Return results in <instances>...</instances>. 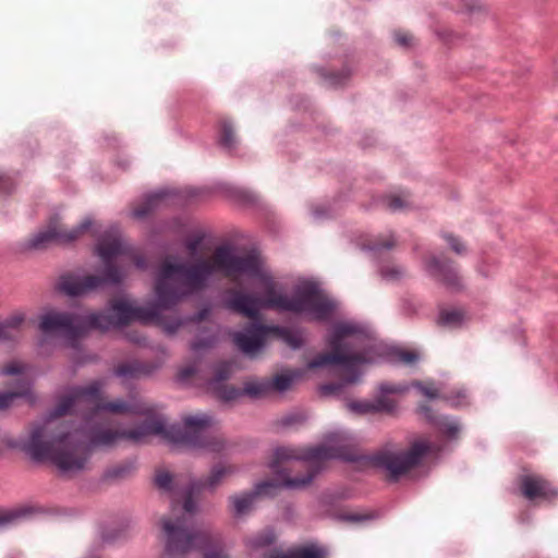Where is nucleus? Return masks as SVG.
Wrapping results in <instances>:
<instances>
[{
    "label": "nucleus",
    "mask_w": 558,
    "mask_h": 558,
    "mask_svg": "<svg viewBox=\"0 0 558 558\" xmlns=\"http://www.w3.org/2000/svg\"><path fill=\"white\" fill-rule=\"evenodd\" d=\"M326 551L315 545L303 546L288 550L287 553L277 554L271 558H325Z\"/></svg>",
    "instance_id": "obj_22"
},
{
    "label": "nucleus",
    "mask_w": 558,
    "mask_h": 558,
    "mask_svg": "<svg viewBox=\"0 0 558 558\" xmlns=\"http://www.w3.org/2000/svg\"><path fill=\"white\" fill-rule=\"evenodd\" d=\"M378 271L380 277L388 282L398 281L404 276V269L401 266L390 262L383 263L379 266Z\"/></svg>",
    "instance_id": "obj_27"
},
{
    "label": "nucleus",
    "mask_w": 558,
    "mask_h": 558,
    "mask_svg": "<svg viewBox=\"0 0 558 558\" xmlns=\"http://www.w3.org/2000/svg\"><path fill=\"white\" fill-rule=\"evenodd\" d=\"M420 413L434 425L440 436L446 438V440L452 441L458 439L462 429L458 420L444 415H435L430 408L426 405L420 407Z\"/></svg>",
    "instance_id": "obj_15"
},
{
    "label": "nucleus",
    "mask_w": 558,
    "mask_h": 558,
    "mask_svg": "<svg viewBox=\"0 0 558 558\" xmlns=\"http://www.w3.org/2000/svg\"><path fill=\"white\" fill-rule=\"evenodd\" d=\"M25 316L16 313L0 324V341H14L19 337L20 327Z\"/></svg>",
    "instance_id": "obj_19"
},
{
    "label": "nucleus",
    "mask_w": 558,
    "mask_h": 558,
    "mask_svg": "<svg viewBox=\"0 0 558 558\" xmlns=\"http://www.w3.org/2000/svg\"><path fill=\"white\" fill-rule=\"evenodd\" d=\"M342 388V384L326 385L322 389L325 393H337Z\"/></svg>",
    "instance_id": "obj_43"
},
{
    "label": "nucleus",
    "mask_w": 558,
    "mask_h": 558,
    "mask_svg": "<svg viewBox=\"0 0 558 558\" xmlns=\"http://www.w3.org/2000/svg\"><path fill=\"white\" fill-rule=\"evenodd\" d=\"M205 558H230L223 550H213Z\"/></svg>",
    "instance_id": "obj_44"
},
{
    "label": "nucleus",
    "mask_w": 558,
    "mask_h": 558,
    "mask_svg": "<svg viewBox=\"0 0 558 558\" xmlns=\"http://www.w3.org/2000/svg\"><path fill=\"white\" fill-rule=\"evenodd\" d=\"M57 408L43 421L35 423L29 433L8 442L35 461H48L60 472L72 474L83 471L96 449L113 447L120 440L141 442L158 436L174 444L221 452L226 448L222 437L213 434L214 418L206 413L187 415L183 426L169 425L165 416H154L148 423L131 428H112L99 423V416L89 412L85 422H59Z\"/></svg>",
    "instance_id": "obj_2"
},
{
    "label": "nucleus",
    "mask_w": 558,
    "mask_h": 558,
    "mask_svg": "<svg viewBox=\"0 0 558 558\" xmlns=\"http://www.w3.org/2000/svg\"><path fill=\"white\" fill-rule=\"evenodd\" d=\"M34 509L22 507L0 511V529L12 526L27 520Z\"/></svg>",
    "instance_id": "obj_20"
},
{
    "label": "nucleus",
    "mask_w": 558,
    "mask_h": 558,
    "mask_svg": "<svg viewBox=\"0 0 558 558\" xmlns=\"http://www.w3.org/2000/svg\"><path fill=\"white\" fill-rule=\"evenodd\" d=\"M232 364L221 362L214 368V376L208 383L209 389L222 401H232L241 396V390L232 386H227L225 381L232 374Z\"/></svg>",
    "instance_id": "obj_14"
},
{
    "label": "nucleus",
    "mask_w": 558,
    "mask_h": 558,
    "mask_svg": "<svg viewBox=\"0 0 558 558\" xmlns=\"http://www.w3.org/2000/svg\"><path fill=\"white\" fill-rule=\"evenodd\" d=\"M105 386L104 379H95L85 386L70 388L57 407L58 414L88 410L99 417L102 413L145 415L144 423H149L154 416H163L156 412L153 404L143 402L135 397H130L128 400L104 401L101 393Z\"/></svg>",
    "instance_id": "obj_7"
},
{
    "label": "nucleus",
    "mask_w": 558,
    "mask_h": 558,
    "mask_svg": "<svg viewBox=\"0 0 558 558\" xmlns=\"http://www.w3.org/2000/svg\"><path fill=\"white\" fill-rule=\"evenodd\" d=\"M28 367L20 362H12L5 366L1 374L3 375H22L23 378L16 383V387L12 391L0 392V410L10 408L17 398L28 395L31 383L27 379Z\"/></svg>",
    "instance_id": "obj_12"
},
{
    "label": "nucleus",
    "mask_w": 558,
    "mask_h": 558,
    "mask_svg": "<svg viewBox=\"0 0 558 558\" xmlns=\"http://www.w3.org/2000/svg\"><path fill=\"white\" fill-rule=\"evenodd\" d=\"M13 189V182L11 177L0 172V194L8 193Z\"/></svg>",
    "instance_id": "obj_38"
},
{
    "label": "nucleus",
    "mask_w": 558,
    "mask_h": 558,
    "mask_svg": "<svg viewBox=\"0 0 558 558\" xmlns=\"http://www.w3.org/2000/svg\"><path fill=\"white\" fill-rule=\"evenodd\" d=\"M242 392L253 398H259L270 393L269 378L247 381Z\"/></svg>",
    "instance_id": "obj_24"
},
{
    "label": "nucleus",
    "mask_w": 558,
    "mask_h": 558,
    "mask_svg": "<svg viewBox=\"0 0 558 558\" xmlns=\"http://www.w3.org/2000/svg\"><path fill=\"white\" fill-rule=\"evenodd\" d=\"M425 271L436 280L444 282L449 289L462 287L461 278L451 263L440 260L435 255H429L424 262Z\"/></svg>",
    "instance_id": "obj_13"
},
{
    "label": "nucleus",
    "mask_w": 558,
    "mask_h": 558,
    "mask_svg": "<svg viewBox=\"0 0 558 558\" xmlns=\"http://www.w3.org/2000/svg\"><path fill=\"white\" fill-rule=\"evenodd\" d=\"M92 223L90 218H85L77 226L65 228L59 218H53L45 229L39 230L27 240L26 246L33 250H43L50 244H70L86 232Z\"/></svg>",
    "instance_id": "obj_9"
},
{
    "label": "nucleus",
    "mask_w": 558,
    "mask_h": 558,
    "mask_svg": "<svg viewBox=\"0 0 558 558\" xmlns=\"http://www.w3.org/2000/svg\"><path fill=\"white\" fill-rule=\"evenodd\" d=\"M180 509L178 508V506L174 504V501H172V507H171V511H172V514L175 515V513L179 511Z\"/></svg>",
    "instance_id": "obj_46"
},
{
    "label": "nucleus",
    "mask_w": 558,
    "mask_h": 558,
    "mask_svg": "<svg viewBox=\"0 0 558 558\" xmlns=\"http://www.w3.org/2000/svg\"><path fill=\"white\" fill-rule=\"evenodd\" d=\"M134 469L135 464L131 461H128L111 468L108 474L111 477H124L131 474L134 471Z\"/></svg>",
    "instance_id": "obj_33"
},
{
    "label": "nucleus",
    "mask_w": 558,
    "mask_h": 558,
    "mask_svg": "<svg viewBox=\"0 0 558 558\" xmlns=\"http://www.w3.org/2000/svg\"><path fill=\"white\" fill-rule=\"evenodd\" d=\"M386 205L390 210L398 211L405 208L409 205V201L404 195L392 194L386 198Z\"/></svg>",
    "instance_id": "obj_32"
},
{
    "label": "nucleus",
    "mask_w": 558,
    "mask_h": 558,
    "mask_svg": "<svg viewBox=\"0 0 558 558\" xmlns=\"http://www.w3.org/2000/svg\"><path fill=\"white\" fill-rule=\"evenodd\" d=\"M322 75L324 76V78L328 85L339 86L350 76V71L348 69H344L339 73L326 74L324 72Z\"/></svg>",
    "instance_id": "obj_34"
},
{
    "label": "nucleus",
    "mask_w": 558,
    "mask_h": 558,
    "mask_svg": "<svg viewBox=\"0 0 558 558\" xmlns=\"http://www.w3.org/2000/svg\"><path fill=\"white\" fill-rule=\"evenodd\" d=\"M271 332L277 333L291 348L298 349L302 347L304 340L300 332L283 327H271Z\"/></svg>",
    "instance_id": "obj_26"
},
{
    "label": "nucleus",
    "mask_w": 558,
    "mask_h": 558,
    "mask_svg": "<svg viewBox=\"0 0 558 558\" xmlns=\"http://www.w3.org/2000/svg\"><path fill=\"white\" fill-rule=\"evenodd\" d=\"M236 472L232 464H216L209 474L202 481H194L185 492L182 510L184 514L174 518H163L161 530L165 535L166 553L170 558H181L183 555L203 549L208 543V534L196 531L191 526L189 517L196 513L198 506L193 494L202 490L214 492L222 481Z\"/></svg>",
    "instance_id": "obj_5"
},
{
    "label": "nucleus",
    "mask_w": 558,
    "mask_h": 558,
    "mask_svg": "<svg viewBox=\"0 0 558 558\" xmlns=\"http://www.w3.org/2000/svg\"><path fill=\"white\" fill-rule=\"evenodd\" d=\"M412 387L416 388L420 393L427 399L444 398L453 407H461L466 403L468 395L464 389H457L456 396H447L442 392L441 388L433 383L423 385L418 381H414Z\"/></svg>",
    "instance_id": "obj_18"
},
{
    "label": "nucleus",
    "mask_w": 558,
    "mask_h": 558,
    "mask_svg": "<svg viewBox=\"0 0 558 558\" xmlns=\"http://www.w3.org/2000/svg\"><path fill=\"white\" fill-rule=\"evenodd\" d=\"M181 325H182L181 320H174V322H170V323H162L163 330L168 335H173L174 332H177V330L179 329V327Z\"/></svg>",
    "instance_id": "obj_40"
},
{
    "label": "nucleus",
    "mask_w": 558,
    "mask_h": 558,
    "mask_svg": "<svg viewBox=\"0 0 558 558\" xmlns=\"http://www.w3.org/2000/svg\"><path fill=\"white\" fill-rule=\"evenodd\" d=\"M350 445L349 435L337 430L327 434L323 442L317 446L278 447L269 464L275 478L256 484L252 492L230 496L228 502L231 511L235 517H242L252 510L258 496H274L279 488L290 490L306 488L327 460H353L349 450Z\"/></svg>",
    "instance_id": "obj_3"
},
{
    "label": "nucleus",
    "mask_w": 558,
    "mask_h": 558,
    "mask_svg": "<svg viewBox=\"0 0 558 558\" xmlns=\"http://www.w3.org/2000/svg\"><path fill=\"white\" fill-rule=\"evenodd\" d=\"M313 220L318 221L327 216V210L323 206H316L311 209Z\"/></svg>",
    "instance_id": "obj_41"
},
{
    "label": "nucleus",
    "mask_w": 558,
    "mask_h": 558,
    "mask_svg": "<svg viewBox=\"0 0 558 558\" xmlns=\"http://www.w3.org/2000/svg\"><path fill=\"white\" fill-rule=\"evenodd\" d=\"M445 240L447 241V243L449 244V246L451 247V250L454 253L461 255L466 252L465 245L458 238L453 236L452 234H446Z\"/></svg>",
    "instance_id": "obj_37"
},
{
    "label": "nucleus",
    "mask_w": 558,
    "mask_h": 558,
    "mask_svg": "<svg viewBox=\"0 0 558 558\" xmlns=\"http://www.w3.org/2000/svg\"><path fill=\"white\" fill-rule=\"evenodd\" d=\"M238 194H239V199L245 204L252 203L255 199V196L252 193L246 192V191H239Z\"/></svg>",
    "instance_id": "obj_42"
},
{
    "label": "nucleus",
    "mask_w": 558,
    "mask_h": 558,
    "mask_svg": "<svg viewBox=\"0 0 558 558\" xmlns=\"http://www.w3.org/2000/svg\"><path fill=\"white\" fill-rule=\"evenodd\" d=\"M193 372H194V369H192V368H186V369L184 371V375H185V376H189V375L193 374Z\"/></svg>",
    "instance_id": "obj_47"
},
{
    "label": "nucleus",
    "mask_w": 558,
    "mask_h": 558,
    "mask_svg": "<svg viewBox=\"0 0 558 558\" xmlns=\"http://www.w3.org/2000/svg\"><path fill=\"white\" fill-rule=\"evenodd\" d=\"M275 533L272 530H264L251 537L245 542L246 547L252 551H258L270 546L275 542Z\"/></svg>",
    "instance_id": "obj_23"
},
{
    "label": "nucleus",
    "mask_w": 558,
    "mask_h": 558,
    "mask_svg": "<svg viewBox=\"0 0 558 558\" xmlns=\"http://www.w3.org/2000/svg\"><path fill=\"white\" fill-rule=\"evenodd\" d=\"M342 519L345 521L357 523V522L367 521L371 519V517L366 515V514H360V513H348V514H343Z\"/></svg>",
    "instance_id": "obj_39"
},
{
    "label": "nucleus",
    "mask_w": 558,
    "mask_h": 558,
    "mask_svg": "<svg viewBox=\"0 0 558 558\" xmlns=\"http://www.w3.org/2000/svg\"><path fill=\"white\" fill-rule=\"evenodd\" d=\"M205 236L203 231H196L185 239L190 259L170 256L161 262L155 278V302L137 305L120 299L101 312L48 311L40 316L39 329L45 335L58 333L74 341L90 329L109 330L131 322L161 323L163 310L205 290L218 274L251 279L259 288L258 293L231 290L225 300L226 308L247 318L256 319L268 308L303 314L315 322H328L337 314L339 303L314 279L300 278L291 293H284L258 254L239 255L233 246L223 244L209 257L194 255Z\"/></svg>",
    "instance_id": "obj_1"
},
{
    "label": "nucleus",
    "mask_w": 558,
    "mask_h": 558,
    "mask_svg": "<svg viewBox=\"0 0 558 558\" xmlns=\"http://www.w3.org/2000/svg\"><path fill=\"white\" fill-rule=\"evenodd\" d=\"M95 254L102 264L96 275L68 274L60 278L58 288L69 296H82L109 284H119L126 276V270L118 267L116 262L121 256L133 259L140 269L146 268V259L135 256L117 229L106 231L95 246Z\"/></svg>",
    "instance_id": "obj_6"
},
{
    "label": "nucleus",
    "mask_w": 558,
    "mask_h": 558,
    "mask_svg": "<svg viewBox=\"0 0 558 558\" xmlns=\"http://www.w3.org/2000/svg\"><path fill=\"white\" fill-rule=\"evenodd\" d=\"M410 389L409 386L395 383H383L378 387V395L372 401L361 400L348 403V409L357 414L375 412H392L397 408V400L390 395H402Z\"/></svg>",
    "instance_id": "obj_10"
},
{
    "label": "nucleus",
    "mask_w": 558,
    "mask_h": 558,
    "mask_svg": "<svg viewBox=\"0 0 558 558\" xmlns=\"http://www.w3.org/2000/svg\"><path fill=\"white\" fill-rule=\"evenodd\" d=\"M270 332L271 327L253 323L243 330L233 332L232 339L244 354L254 356L264 349L267 336Z\"/></svg>",
    "instance_id": "obj_11"
},
{
    "label": "nucleus",
    "mask_w": 558,
    "mask_h": 558,
    "mask_svg": "<svg viewBox=\"0 0 558 558\" xmlns=\"http://www.w3.org/2000/svg\"><path fill=\"white\" fill-rule=\"evenodd\" d=\"M220 144L228 150H232L236 145L234 126L230 121H222L220 126Z\"/></svg>",
    "instance_id": "obj_28"
},
{
    "label": "nucleus",
    "mask_w": 558,
    "mask_h": 558,
    "mask_svg": "<svg viewBox=\"0 0 558 558\" xmlns=\"http://www.w3.org/2000/svg\"><path fill=\"white\" fill-rule=\"evenodd\" d=\"M203 318H204V314H203V313H201V314H199L198 319L201 320V319H203Z\"/></svg>",
    "instance_id": "obj_48"
},
{
    "label": "nucleus",
    "mask_w": 558,
    "mask_h": 558,
    "mask_svg": "<svg viewBox=\"0 0 558 558\" xmlns=\"http://www.w3.org/2000/svg\"><path fill=\"white\" fill-rule=\"evenodd\" d=\"M301 375L302 373L299 371H286L269 378L271 392L282 393L288 391Z\"/></svg>",
    "instance_id": "obj_21"
},
{
    "label": "nucleus",
    "mask_w": 558,
    "mask_h": 558,
    "mask_svg": "<svg viewBox=\"0 0 558 558\" xmlns=\"http://www.w3.org/2000/svg\"><path fill=\"white\" fill-rule=\"evenodd\" d=\"M173 193L169 190H159L148 194L141 204L136 205L131 216L135 219H144L155 209L168 206L171 203Z\"/></svg>",
    "instance_id": "obj_16"
},
{
    "label": "nucleus",
    "mask_w": 558,
    "mask_h": 558,
    "mask_svg": "<svg viewBox=\"0 0 558 558\" xmlns=\"http://www.w3.org/2000/svg\"><path fill=\"white\" fill-rule=\"evenodd\" d=\"M497 269V264L494 260L484 259L477 266V271L483 277H492Z\"/></svg>",
    "instance_id": "obj_36"
},
{
    "label": "nucleus",
    "mask_w": 558,
    "mask_h": 558,
    "mask_svg": "<svg viewBox=\"0 0 558 558\" xmlns=\"http://www.w3.org/2000/svg\"><path fill=\"white\" fill-rule=\"evenodd\" d=\"M463 320V314L457 310H446L439 314L438 323L447 327L459 326Z\"/></svg>",
    "instance_id": "obj_29"
},
{
    "label": "nucleus",
    "mask_w": 558,
    "mask_h": 558,
    "mask_svg": "<svg viewBox=\"0 0 558 558\" xmlns=\"http://www.w3.org/2000/svg\"><path fill=\"white\" fill-rule=\"evenodd\" d=\"M396 40H397L400 45L405 46V45L408 44V41H409V38H408V36H407V35H397V36H396Z\"/></svg>",
    "instance_id": "obj_45"
},
{
    "label": "nucleus",
    "mask_w": 558,
    "mask_h": 558,
    "mask_svg": "<svg viewBox=\"0 0 558 558\" xmlns=\"http://www.w3.org/2000/svg\"><path fill=\"white\" fill-rule=\"evenodd\" d=\"M216 342V337H198L193 343H192V350L196 353L208 349L213 347Z\"/></svg>",
    "instance_id": "obj_35"
},
{
    "label": "nucleus",
    "mask_w": 558,
    "mask_h": 558,
    "mask_svg": "<svg viewBox=\"0 0 558 558\" xmlns=\"http://www.w3.org/2000/svg\"><path fill=\"white\" fill-rule=\"evenodd\" d=\"M142 368L136 363H125L118 366L114 371V375L120 378H133L140 375Z\"/></svg>",
    "instance_id": "obj_31"
},
{
    "label": "nucleus",
    "mask_w": 558,
    "mask_h": 558,
    "mask_svg": "<svg viewBox=\"0 0 558 558\" xmlns=\"http://www.w3.org/2000/svg\"><path fill=\"white\" fill-rule=\"evenodd\" d=\"M522 494L530 500L537 498L548 499L557 495L548 482L538 475H525L522 477Z\"/></svg>",
    "instance_id": "obj_17"
},
{
    "label": "nucleus",
    "mask_w": 558,
    "mask_h": 558,
    "mask_svg": "<svg viewBox=\"0 0 558 558\" xmlns=\"http://www.w3.org/2000/svg\"><path fill=\"white\" fill-rule=\"evenodd\" d=\"M326 342L329 353H323L307 363V368L338 365L348 374L343 381L355 384L363 375L362 367L381 362L413 366L420 361L417 351L403 350L378 340L369 326L354 319L336 322Z\"/></svg>",
    "instance_id": "obj_4"
},
{
    "label": "nucleus",
    "mask_w": 558,
    "mask_h": 558,
    "mask_svg": "<svg viewBox=\"0 0 558 558\" xmlns=\"http://www.w3.org/2000/svg\"><path fill=\"white\" fill-rule=\"evenodd\" d=\"M396 244L393 234L388 233L376 240L367 248L374 253H381L383 251L390 250Z\"/></svg>",
    "instance_id": "obj_30"
},
{
    "label": "nucleus",
    "mask_w": 558,
    "mask_h": 558,
    "mask_svg": "<svg viewBox=\"0 0 558 558\" xmlns=\"http://www.w3.org/2000/svg\"><path fill=\"white\" fill-rule=\"evenodd\" d=\"M445 450L444 444L420 439L408 449H384L373 457L374 463L384 470L390 478H398L416 466L424 458Z\"/></svg>",
    "instance_id": "obj_8"
},
{
    "label": "nucleus",
    "mask_w": 558,
    "mask_h": 558,
    "mask_svg": "<svg viewBox=\"0 0 558 558\" xmlns=\"http://www.w3.org/2000/svg\"><path fill=\"white\" fill-rule=\"evenodd\" d=\"M154 481L158 489L172 496L175 495L177 483L174 482V478L169 471L163 469L158 470Z\"/></svg>",
    "instance_id": "obj_25"
}]
</instances>
